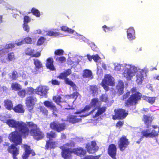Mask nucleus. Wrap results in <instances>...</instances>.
Segmentation results:
<instances>
[{
	"label": "nucleus",
	"mask_w": 159,
	"mask_h": 159,
	"mask_svg": "<svg viewBox=\"0 0 159 159\" xmlns=\"http://www.w3.org/2000/svg\"><path fill=\"white\" fill-rule=\"evenodd\" d=\"M5 119L1 120L3 123H6L9 127L18 129L24 137L28 135L29 128L30 129V134L33 138L37 140L43 139L44 137V133L38 125L32 121L26 122L16 121L12 119H7L4 116Z\"/></svg>",
	"instance_id": "1"
},
{
	"label": "nucleus",
	"mask_w": 159,
	"mask_h": 159,
	"mask_svg": "<svg viewBox=\"0 0 159 159\" xmlns=\"http://www.w3.org/2000/svg\"><path fill=\"white\" fill-rule=\"evenodd\" d=\"M75 142L71 140L69 143L60 146V148L61 150V155L63 158L70 159L72 153L78 156L84 155L86 154L85 150L81 147L72 148L75 147Z\"/></svg>",
	"instance_id": "2"
},
{
	"label": "nucleus",
	"mask_w": 159,
	"mask_h": 159,
	"mask_svg": "<svg viewBox=\"0 0 159 159\" xmlns=\"http://www.w3.org/2000/svg\"><path fill=\"white\" fill-rule=\"evenodd\" d=\"M131 92L134 93L130 95V92H127L122 96V100H125V106L126 107L134 106L138 103V102L141 100L142 95L141 93L137 92V89L133 87L130 90Z\"/></svg>",
	"instance_id": "3"
},
{
	"label": "nucleus",
	"mask_w": 159,
	"mask_h": 159,
	"mask_svg": "<svg viewBox=\"0 0 159 159\" xmlns=\"http://www.w3.org/2000/svg\"><path fill=\"white\" fill-rule=\"evenodd\" d=\"M19 132V133L17 131H15L10 134L9 136V140L16 145H20L21 143L22 142V137L23 138H26L29 136L30 133V130L29 129V132L28 135L26 136L25 137L23 136L20 132Z\"/></svg>",
	"instance_id": "4"
},
{
	"label": "nucleus",
	"mask_w": 159,
	"mask_h": 159,
	"mask_svg": "<svg viewBox=\"0 0 159 159\" xmlns=\"http://www.w3.org/2000/svg\"><path fill=\"white\" fill-rule=\"evenodd\" d=\"M50 127L53 130L59 133L64 131L66 129V125L65 123L55 121L50 123Z\"/></svg>",
	"instance_id": "5"
},
{
	"label": "nucleus",
	"mask_w": 159,
	"mask_h": 159,
	"mask_svg": "<svg viewBox=\"0 0 159 159\" xmlns=\"http://www.w3.org/2000/svg\"><path fill=\"white\" fill-rule=\"evenodd\" d=\"M115 115L112 116L114 120H122L125 119L128 115V111L121 108L115 109L114 110Z\"/></svg>",
	"instance_id": "6"
},
{
	"label": "nucleus",
	"mask_w": 159,
	"mask_h": 159,
	"mask_svg": "<svg viewBox=\"0 0 159 159\" xmlns=\"http://www.w3.org/2000/svg\"><path fill=\"white\" fill-rule=\"evenodd\" d=\"M130 143L129 139L126 136L123 135L120 137L118 141V144L120 150L123 151L127 148Z\"/></svg>",
	"instance_id": "7"
},
{
	"label": "nucleus",
	"mask_w": 159,
	"mask_h": 159,
	"mask_svg": "<svg viewBox=\"0 0 159 159\" xmlns=\"http://www.w3.org/2000/svg\"><path fill=\"white\" fill-rule=\"evenodd\" d=\"M37 101L36 97L34 96H30L26 98L25 104L30 112H31L34 108L35 102Z\"/></svg>",
	"instance_id": "8"
},
{
	"label": "nucleus",
	"mask_w": 159,
	"mask_h": 159,
	"mask_svg": "<svg viewBox=\"0 0 159 159\" xmlns=\"http://www.w3.org/2000/svg\"><path fill=\"white\" fill-rule=\"evenodd\" d=\"M85 147L87 152L89 154H93L96 152L99 149V147L94 141L87 143L85 145Z\"/></svg>",
	"instance_id": "9"
},
{
	"label": "nucleus",
	"mask_w": 159,
	"mask_h": 159,
	"mask_svg": "<svg viewBox=\"0 0 159 159\" xmlns=\"http://www.w3.org/2000/svg\"><path fill=\"white\" fill-rule=\"evenodd\" d=\"M16 144H11L9 146L7 150L8 152L12 155L13 159H18L17 156L19 154L20 148L17 147Z\"/></svg>",
	"instance_id": "10"
},
{
	"label": "nucleus",
	"mask_w": 159,
	"mask_h": 159,
	"mask_svg": "<svg viewBox=\"0 0 159 159\" xmlns=\"http://www.w3.org/2000/svg\"><path fill=\"white\" fill-rule=\"evenodd\" d=\"M24 152L22 156L23 159H27L30 154L32 156H34L36 155L35 152L31 148L30 146L27 144H24Z\"/></svg>",
	"instance_id": "11"
},
{
	"label": "nucleus",
	"mask_w": 159,
	"mask_h": 159,
	"mask_svg": "<svg viewBox=\"0 0 159 159\" xmlns=\"http://www.w3.org/2000/svg\"><path fill=\"white\" fill-rule=\"evenodd\" d=\"M141 133L142 136L143 138L145 137L153 138L157 137L159 134L154 129H152L150 132L149 129H146L142 131Z\"/></svg>",
	"instance_id": "12"
},
{
	"label": "nucleus",
	"mask_w": 159,
	"mask_h": 159,
	"mask_svg": "<svg viewBox=\"0 0 159 159\" xmlns=\"http://www.w3.org/2000/svg\"><path fill=\"white\" fill-rule=\"evenodd\" d=\"M117 148L114 144H111L109 145L107 149V153L113 159H116Z\"/></svg>",
	"instance_id": "13"
},
{
	"label": "nucleus",
	"mask_w": 159,
	"mask_h": 159,
	"mask_svg": "<svg viewBox=\"0 0 159 159\" xmlns=\"http://www.w3.org/2000/svg\"><path fill=\"white\" fill-rule=\"evenodd\" d=\"M153 118L152 116L148 115H144L143 116L142 121L146 126V128H148L151 126Z\"/></svg>",
	"instance_id": "14"
},
{
	"label": "nucleus",
	"mask_w": 159,
	"mask_h": 159,
	"mask_svg": "<svg viewBox=\"0 0 159 159\" xmlns=\"http://www.w3.org/2000/svg\"><path fill=\"white\" fill-rule=\"evenodd\" d=\"M43 104L45 107L50 110H52L53 111L57 112L58 111V109L56 105L52 101H45L43 102Z\"/></svg>",
	"instance_id": "15"
},
{
	"label": "nucleus",
	"mask_w": 159,
	"mask_h": 159,
	"mask_svg": "<svg viewBox=\"0 0 159 159\" xmlns=\"http://www.w3.org/2000/svg\"><path fill=\"white\" fill-rule=\"evenodd\" d=\"M34 50L30 48H28L25 50V54L27 55L31 56L32 57H38L41 55L40 52H37L34 54Z\"/></svg>",
	"instance_id": "16"
},
{
	"label": "nucleus",
	"mask_w": 159,
	"mask_h": 159,
	"mask_svg": "<svg viewBox=\"0 0 159 159\" xmlns=\"http://www.w3.org/2000/svg\"><path fill=\"white\" fill-rule=\"evenodd\" d=\"M36 90V93L41 96H46L48 90L45 86H39Z\"/></svg>",
	"instance_id": "17"
},
{
	"label": "nucleus",
	"mask_w": 159,
	"mask_h": 159,
	"mask_svg": "<svg viewBox=\"0 0 159 159\" xmlns=\"http://www.w3.org/2000/svg\"><path fill=\"white\" fill-rule=\"evenodd\" d=\"M102 81L107 84L108 85L114 86L115 85V82L113 80V78L109 75H106L104 79Z\"/></svg>",
	"instance_id": "18"
},
{
	"label": "nucleus",
	"mask_w": 159,
	"mask_h": 159,
	"mask_svg": "<svg viewBox=\"0 0 159 159\" xmlns=\"http://www.w3.org/2000/svg\"><path fill=\"white\" fill-rule=\"evenodd\" d=\"M99 102L98 98H94L91 99L90 102V105L92 107H93L95 108L93 109L92 111H90L88 115L89 114L93 113L95 111L96 108L99 107L98 106Z\"/></svg>",
	"instance_id": "19"
},
{
	"label": "nucleus",
	"mask_w": 159,
	"mask_h": 159,
	"mask_svg": "<svg viewBox=\"0 0 159 159\" xmlns=\"http://www.w3.org/2000/svg\"><path fill=\"white\" fill-rule=\"evenodd\" d=\"M123 75L127 80H130L133 75V72L130 68H126L123 73Z\"/></svg>",
	"instance_id": "20"
},
{
	"label": "nucleus",
	"mask_w": 159,
	"mask_h": 159,
	"mask_svg": "<svg viewBox=\"0 0 159 159\" xmlns=\"http://www.w3.org/2000/svg\"><path fill=\"white\" fill-rule=\"evenodd\" d=\"M53 60L52 57H49L46 60V66L47 68L51 70H55L53 65Z\"/></svg>",
	"instance_id": "21"
},
{
	"label": "nucleus",
	"mask_w": 159,
	"mask_h": 159,
	"mask_svg": "<svg viewBox=\"0 0 159 159\" xmlns=\"http://www.w3.org/2000/svg\"><path fill=\"white\" fill-rule=\"evenodd\" d=\"M124 88V86L123 82L122 80H120L116 86L117 93L119 95H121L123 93Z\"/></svg>",
	"instance_id": "22"
},
{
	"label": "nucleus",
	"mask_w": 159,
	"mask_h": 159,
	"mask_svg": "<svg viewBox=\"0 0 159 159\" xmlns=\"http://www.w3.org/2000/svg\"><path fill=\"white\" fill-rule=\"evenodd\" d=\"M4 106L6 109L9 111L12 110L13 107L12 102L8 99L4 100Z\"/></svg>",
	"instance_id": "23"
},
{
	"label": "nucleus",
	"mask_w": 159,
	"mask_h": 159,
	"mask_svg": "<svg viewBox=\"0 0 159 159\" xmlns=\"http://www.w3.org/2000/svg\"><path fill=\"white\" fill-rule=\"evenodd\" d=\"M82 76L84 78H88L92 79L93 75L92 71L89 69H84L83 71Z\"/></svg>",
	"instance_id": "24"
},
{
	"label": "nucleus",
	"mask_w": 159,
	"mask_h": 159,
	"mask_svg": "<svg viewBox=\"0 0 159 159\" xmlns=\"http://www.w3.org/2000/svg\"><path fill=\"white\" fill-rule=\"evenodd\" d=\"M71 73V70L70 69H68L65 70L63 72L61 73L57 77L60 79L64 80L67 78L66 77Z\"/></svg>",
	"instance_id": "25"
},
{
	"label": "nucleus",
	"mask_w": 159,
	"mask_h": 159,
	"mask_svg": "<svg viewBox=\"0 0 159 159\" xmlns=\"http://www.w3.org/2000/svg\"><path fill=\"white\" fill-rule=\"evenodd\" d=\"M56 142L50 139H48L46 141L45 145L46 149H52L56 147Z\"/></svg>",
	"instance_id": "26"
},
{
	"label": "nucleus",
	"mask_w": 159,
	"mask_h": 159,
	"mask_svg": "<svg viewBox=\"0 0 159 159\" xmlns=\"http://www.w3.org/2000/svg\"><path fill=\"white\" fill-rule=\"evenodd\" d=\"M127 37L128 39L132 40L134 39L135 31L132 27H130L127 29Z\"/></svg>",
	"instance_id": "27"
},
{
	"label": "nucleus",
	"mask_w": 159,
	"mask_h": 159,
	"mask_svg": "<svg viewBox=\"0 0 159 159\" xmlns=\"http://www.w3.org/2000/svg\"><path fill=\"white\" fill-rule=\"evenodd\" d=\"M12 110L15 112L17 113H23L25 110L23 106L21 104H19L13 107Z\"/></svg>",
	"instance_id": "28"
},
{
	"label": "nucleus",
	"mask_w": 159,
	"mask_h": 159,
	"mask_svg": "<svg viewBox=\"0 0 159 159\" xmlns=\"http://www.w3.org/2000/svg\"><path fill=\"white\" fill-rule=\"evenodd\" d=\"M67 120L71 123L74 124L79 122L80 120V119L77 118L76 116L70 115L67 116Z\"/></svg>",
	"instance_id": "29"
},
{
	"label": "nucleus",
	"mask_w": 159,
	"mask_h": 159,
	"mask_svg": "<svg viewBox=\"0 0 159 159\" xmlns=\"http://www.w3.org/2000/svg\"><path fill=\"white\" fill-rule=\"evenodd\" d=\"M136 82L138 84H142L143 81L144 80V77L143 74L141 71L138 72L136 76Z\"/></svg>",
	"instance_id": "30"
},
{
	"label": "nucleus",
	"mask_w": 159,
	"mask_h": 159,
	"mask_svg": "<svg viewBox=\"0 0 159 159\" xmlns=\"http://www.w3.org/2000/svg\"><path fill=\"white\" fill-rule=\"evenodd\" d=\"M97 108L98 109V110L97 112L93 116V118L99 116L100 115L102 114L103 113L105 112L106 109V107H100L99 106Z\"/></svg>",
	"instance_id": "31"
},
{
	"label": "nucleus",
	"mask_w": 159,
	"mask_h": 159,
	"mask_svg": "<svg viewBox=\"0 0 159 159\" xmlns=\"http://www.w3.org/2000/svg\"><path fill=\"white\" fill-rule=\"evenodd\" d=\"M65 82L66 84L70 85L72 87L73 91L77 90V87L75 84L68 78H66L65 80Z\"/></svg>",
	"instance_id": "32"
},
{
	"label": "nucleus",
	"mask_w": 159,
	"mask_h": 159,
	"mask_svg": "<svg viewBox=\"0 0 159 159\" xmlns=\"http://www.w3.org/2000/svg\"><path fill=\"white\" fill-rule=\"evenodd\" d=\"M34 64L35 66V68L36 69H41L43 68V64L42 62L38 59H33Z\"/></svg>",
	"instance_id": "33"
},
{
	"label": "nucleus",
	"mask_w": 159,
	"mask_h": 159,
	"mask_svg": "<svg viewBox=\"0 0 159 159\" xmlns=\"http://www.w3.org/2000/svg\"><path fill=\"white\" fill-rule=\"evenodd\" d=\"M90 92L94 96L97 93H98V88L97 86L95 85H91L89 86Z\"/></svg>",
	"instance_id": "34"
},
{
	"label": "nucleus",
	"mask_w": 159,
	"mask_h": 159,
	"mask_svg": "<svg viewBox=\"0 0 159 159\" xmlns=\"http://www.w3.org/2000/svg\"><path fill=\"white\" fill-rule=\"evenodd\" d=\"M57 137V134L54 131H51L46 133V137L49 139L51 140L55 139Z\"/></svg>",
	"instance_id": "35"
},
{
	"label": "nucleus",
	"mask_w": 159,
	"mask_h": 159,
	"mask_svg": "<svg viewBox=\"0 0 159 159\" xmlns=\"http://www.w3.org/2000/svg\"><path fill=\"white\" fill-rule=\"evenodd\" d=\"M91 107L90 105H86L84 108L81 110L80 111H77L75 112L74 113L75 114H80L82 112H88L91 108Z\"/></svg>",
	"instance_id": "36"
},
{
	"label": "nucleus",
	"mask_w": 159,
	"mask_h": 159,
	"mask_svg": "<svg viewBox=\"0 0 159 159\" xmlns=\"http://www.w3.org/2000/svg\"><path fill=\"white\" fill-rule=\"evenodd\" d=\"M61 30L62 31L64 32H67L73 34L74 32V30L70 29L66 26H62L61 27Z\"/></svg>",
	"instance_id": "37"
},
{
	"label": "nucleus",
	"mask_w": 159,
	"mask_h": 159,
	"mask_svg": "<svg viewBox=\"0 0 159 159\" xmlns=\"http://www.w3.org/2000/svg\"><path fill=\"white\" fill-rule=\"evenodd\" d=\"M11 88L12 89L15 91L19 90L21 89L20 85L17 83H12L11 84Z\"/></svg>",
	"instance_id": "38"
},
{
	"label": "nucleus",
	"mask_w": 159,
	"mask_h": 159,
	"mask_svg": "<svg viewBox=\"0 0 159 159\" xmlns=\"http://www.w3.org/2000/svg\"><path fill=\"white\" fill-rule=\"evenodd\" d=\"M31 12L33 14L36 16L37 17H39L40 16V12L38 10L33 7L31 10Z\"/></svg>",
	"instance_id": "39"
},
{
	"label": "nucleus",
	"mask_w": 159,
	"mask_h": 159,
	"mask_svg": "<svg viewBox=\"0 0 159 159\" xmlns=\"http://www.w3.org/2000/svg\"><path fill=\"white\" fill-rule=\"evenodd\" d=\"M40 112L44 116H47L48 113V111L47 109L43 106L39 107V108Z\"/></svg>",
	"instance_id": "40"
},
{
	"label": "nucleus",
	"mask_w": 159,
	"mask_h": 159,
	"mask_svg": "<svg viewBox=\"0 0 159 159\" xmlns=\"http://www.w3.org/2000/svg\"><path fill=\"white\" fill-rule=\"evenodd\" d=\"M75 92H73L72 94L70 95H67L66 96H68L70 98L73 99H75L76 100L77 98L78 97V96L80 95L79 93L77 91V90L75 91Z\"/></svg>",
	"instance_id": "41"
},
{
	"label": "nucleus",
	"mask_w": 159,
	"mask_h": 159,
	"mask_svg": "<svg viewBox=\"0 0 159 159\" xmlns=\"http://www.w3.org/2000/svg\"><path fill=\"white\" fill-rule=\"evenodd\" d=\"M145 99L149 103L153 104L155 102L156 97H146L145 98Z\"/></svg>",
	"instance_id": "42"
},
{
	"label": "nucleus",
	"mask_w": 159,
	"mask_h": 159,
	"mask_svg": "<svg viewBox=\"0 0 159 159\" xmlns=\"http://www.w3.org/2000/svg\"><path fill=\"white\" fill-rule=\"evenodd\" d=\"M59 33L56 32H54L51 30H49L47 32V35L50 36L56 37L59 35Z\"/></svg>",
	"instance_id": "43"
},
{
	"label": "nucleus",
	"mask_w": 159,
	"mask_h": 159,
	"mask_svg": "<svg viewBox=\"0 0 159 159\" xmlns=\"http://www.w3.org/2000/svg\"><path fill=\"white\" fill-rule=\"evenodd\" d=\"M17 93L18 95L21 98L25 97L26 94V90L25 89L20 90Z\"/></svg>",
	"instance_id": "44"
},
{
	"label": "nucleus",
	"mask_w": 159,
	"mask_h": 159,
	"mask_svg": "<svg viewBox=\"0 0 159 159\" xmlns=\"http://www.w3.org/2000/svg\"><path fill=\"white\" fill-rule=\"evenodd\" d=\"M100 99L102 102H107L108 101V98L107 95L106 94H102L100 97Z\"/></svg>",
	"instance_id": "45"
},
{
	"label": "nucleus",
	"mask_w": 159,
	"mask_h": 159,
	"mask_svg": "<svg viewBox=\"0 0 159 159\" xmlns=\"http://www.w3.org/2000/svg\"><path fill=\"white\" fill-rule=\"evenodd\" d=\"M61 97L59 95L54 96L53 97V100L58 104H59V103L61 102Z\"/></svg>",
	"instance_id": "46"
},
{
	"label": "nucleus",
	"mask_w": 159,
	"mask_h": 159,
	"mask_svg": "<svg viewBox=\"0 0 159 159\" xmlns=\"http://www.w3.org/2000/svg\"><path fill=\"white\" fill-rule=\"evenodd\" d=\"M64 51L61 49H58L56 50L54 52V54L56 55H62L63 54Z\"/></svg>",
	"instance_id": "47"
},
{
	"label": "nucleus",
	"mask_w": 159,
	"mask_h": 159,
	"mask_svg": "<svg viewBox=\"0 0 159 159\" xmlns=\"http://www.w3.org/2000/svg\"><path fill=\"white\" fill-rule=\"evenodd\" d=\"M8 59L9 61H11L15 59V55L13 52H11L8 54Z\"/></svg>",
	"instance_id": "48"
},
{
	"label": "nucleus",
	"mask_w": 159,
	"mask_h": 159,
	"mask_svg": "<svg viewBox=\"0 0 159 159\" xmlns=\"http://www.w3.org/2000/svg\"><path fill=\"white\" fill-rule=\"evenodd\" d=\"M18 77L17 72L15 70H13L11 74V78L13 80H16Z\"/></svg>",
	"instance_id": "49"
},
{
	"label": "nucleus",
	"mask_w": 159,
	"mask_h": 159,
	"mask_svg": "<svg viewBox=\"0 0 159 159\" xmlns=\"http://www.w3.org/2000/svg\"><path fill=\"white\" fill-rule=\"evenodd\" d=\"M27 93L28 95H32L34 93V89L32 87L27 88L26 89Z\"/></svg>",
	"instance_id": "50"
},
{
	"label": "nucleus",
	"mask_w": 159,
	"mask_h": 159,
	"mask_svg": "<svg viewBox=\"0 0 159 159\" xmlns=\"http://www.w3.org/2000/svg\"><path fill=\"white\" fill-rule=\"evenodd\" d=\"M15 44L9 43L7 44L5 47V48L7 49H11L15 47Z\"/></svg>",
	"instance_id": "51"
},
{
	"label": "nucleus",
	"mask_w": 159,
	"mask_h": 159,
	"mask_svg": "<svg viewBox=\"0 0 159 159\" xmlns=\"http://www.w3.org/2000/svg\"><path fill=\"white\" fill-rule=\"evenodd\" d=\"M22 27L24 30L27 32H29L30 31V28L28 24L23 23Z\"/></svg>",
	"instance_id": "52"
},
{
	"label": "nucleus",
	"mask_w": 159,
	"mask_h": 159,
	"mask_svg": "<svg viewBox=\"0 0 159 159\" xmlns=\"http://www.w3.org/2000/svg\"><path fill=\"white\" fill-rule=\"evenodd\" d=\"M45 40V39L43 37H41L38 40L37 44L39 45H41L43 44Z\"/></svg>",
	"instance_id": "53"
},
{
	"label": "nucleus",
	"mask_w": 159,
	"mask_h": 159,
	"mask_svg": "<svg viewBox=\"0 0 159 159\" xmlns=\"http://www.w3.org/2000/svg\"><path fill=\"white\" fill-rule=\"evenodd\" d=\"M31 21V19L28 16H25L24 17V23L25 24H28Z\"/></svg>",
	"instance_id": "54"
},
{
	"label": "nucleus",
	"mask_w": 159,
	"mask_h": 159,
	"mask_svg": "<svg viewBox=\"0 0 159 159\" xmlns=\"http://www.w3.org/2000/svg\"><path fill=\"white\" fill-rule=\"evenodd\" d=\"M56 60L57 61L61 63L64 62L66 61L65 57L63 56L57 57Z\"/></svg>",
	"instance_id": "55"
},
{
	"label": "nucleus",
	"mask_w": 159,
	"mask_h": 159,
	"mask_svg": "<svg viewBox=\"0 0 159 159\" xmlns=\"http://www.w3.org/2000/svg\"><path fill=\"white\" fill-rule=\"evenodd\" d=\"M124 122L123 121L119 120L116 124V127L120 129L124 125Z\"/></svg>",
	"instance_id": "56"
},
{
	"label": "nucleus",
	"mask_w": 159,
	"mask_h": 159,
	"mask_svg": "<svg viewBox=\"0 0 159 159\" xmlns=\"http://www.w3.org/2000/svg\"><path fill=\"white\" fill-rule=\"evenodd\" d=\"M51 84L53 85H59L60 84V82L58 81L57 80L52 79L51 80Z\"/></svg>",
	"instance_id": "57"
},
{
	"label": "nucleus",
	"mask_w": 159,
	"mask_h": 159,
	"mask_svg": "<svg viewBox=\"0 0 159 159\" xmlns=\"http://www.w3.org/2000/svg\"><path fill=\"white\" fill-rule=\"evenodd\" d=\"M102 28L105 32H108L112 31V28H111L107 27L106 25H103L102 26Z\"/></svg>",
	"instance_id": "58"
},
{
	"label": "nucleus",
	"mask_w": 159,
	"mask_h": 159,
	"mask_svg": "<svg viewBox=\"0 0 159 159\" xmlns=\"http://www.w3.org/2000/svg\"><path fill=\"white\" fill-rule=\"evenodd\" d=\"M23 40L25 43L29 44L31 43L32 41L31 38L28 37L25 38Z\"/></svg>",
	"instance_id": "59"
},
{
	"label": "nucleus",
	"mask_w": 159,
	"mask_h": 159,
	"mask_svg": "<svg viewBox=\"0 0 159 159\" xmlns=\"http://www.w3.org/2000/svg\"><path fill=\"white\" fill-rule=\"evenodd\" d=\"M93 59L96 62H98V60L100 59V57L97 54L93 55Z\"/></svg>",
	"instance_id": "60"
},
{
	"label": "nucleus",
	"mask_w": 159,
	"mask_h": 159,
	"mask_svg": "<svg viewBox=\"0 0 159 159\" xmlns=\"http://www.w3.org/2000/svg\"><path fill=\"white\" fill-rule=\"evenodd\" d=\"M101 85L106 91L108 90L109 87L108 86V85H107V84H105V83L102 81L101 83Z\"/></svg>",
	"instance_id": "61"
},
{
	"label": "nucleus",
	"mask_w": 159,
	"mask_h": 159,
	"mask_svg": "<svg viewBox=\"0 0 159 159\" xmlns=\"http://www.w3.org/2000/svg\"><path fill=\"white\" fill-rule=\"evenodd\" d=\"M121 69V66L119 64H117L116 66L114 68V69L115 70L118 71H120Z\"/></svg>",
	"instance_id": "62"
},
{
	"label": "nucleus",
	"mask_w": 159,
	"mask_h": 159,
	"mask_svg": "<svg viewBox=\"0 0 159 159\" xmlns=\"http://www.w3.org/2000/svg\"><path fill=\"white\" fill-rule=\"evenodd\" d=\"M100 157V155H98L96 156H90V157L91 159H99Z\"/></svg>",
	"instance_id": "63"
},
{
	"label": "nucleus",
	"mask_w": 159,
	"mask_h": 159,
	"mask_svg": "<svg viewBox=\"0 0 159 159\" xmlns=\"http://www.w3.org/2000/svg\"><path fill=\"white\" fill-rule=\"evenodd\" d=\"M91 48L94 51H96L98 49L97 47H96L94 44L92 45Z\"/></svg>",
	"instance_id": "64"
}]
</instances>
